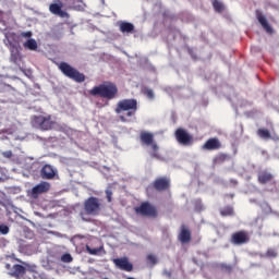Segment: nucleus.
Here are the masks:
<instances>
[{
  "instance_id": "nucleus-1",
  "label": "nucleus",
  "mask_w": 279,
  "mask_h": 279,
  "mask_svg": "<svg viewBox=\"0 0 279 279\" xmlns=\"http://www.w3.org/2000/svg\"><path fill=\"white\" fill-rule=\"evenodd\" d=\"M138 110V101L136 99H122L119 100L114 112L118 114L121 123H130L132 118L136 116V111Z\"/></svg>"
},
{
  "instance_id": "nucleus-2",
  "label": "nucleus",
  "mask_w": 279,
  "mask_h": 279,
  "mask_svg": "<svg viewBox=\"0 0 279 279\" xmlns=\"http://www.w3.org/2000/svg\"><path fill=\"white\" fill-rule=\"evenodd\" d=\"M119 94V88L117 87V84L107 82L102 83L98 86H95L89 90V95L93 97H101L102 99H114L117 95Z\"/></svg>"
},
{
  "instance_id": "nucleus-3",
  "label": "nucleus",
  "mask_w": 279,
  "mask_h": 279,
  "mask_svg": "<svg viewBox=\"0 0 279 279\" xmlns=\"http://www.w3.org/2000/svg\"><path fill=\"white\" fill-rule=\"evenodd\" d=\"M84 211L80 213V217L83 219V221H88V219H86V215H89L92 217H97V215H99V213H101V199L95 197V196H90L87 199H85L84 204Z\"/></svg>"
},
{
  "instance_id": "nucleus-4",
  "label": "nucleus",
  "mask_w": 279,
  "mask_h": 279,
  "mask_svg": "<svg viewBox=\"0 0 279 279\" xmlns=\"http://www.w3.org/2000/svg\"><path fill=\"white\" fill-rule=\"evenodd\" d=\"M31 125L35 128V130L49 132V130H53V128H56V121L51 119V114L33 116Z\"/></svg>"
},
{
  "instance_id": "nucleus-5",
  "label": "nucleus",
  "mask_w": 279,
  "mask_h": 279,
  "mask_svg": "<svg viewBox=\"0 0 279 279\" xmlns=\"http://www.w3.org/2000/svg\"><path fill=\"white\" fill-rule=\"evenodd\" d=\"M171 187V179L167 177L157 178L151 185L146 189V192L149 193L150 190H155L159 193L167 192Z\"/></svg>"
},
{
  "instance_id": "nucleus-6",
  "label": "nucleus",
  "mask_w": 279,
  "mask_h": 279,
  "mask_svg": "<svg viewBox=\"0 0 279 279\" xmlns=\"http://www.w3.org/2000/svg\"><path fill=\"white\" fill-rule=\"evenodd\" d=\"M174 137L180 145L185 147L192 146L194 142L193 136L182 128L177 129L174 132Z\"/></svg>"
},
{
  "instance_id": "nucleus-7",
  "label": "nucleus",
  "mask_w": 279,
  "mask_h": 279,
  "mask_svg": "<svg viewBox=\"0 0 279 279\" xmlns=\"http://www.w3.org/2000/svg\"><path fill=\"white\" fill-rule=\"evenodd\" d=\"M141 141H142V143H143L144 145L151 147V150H153L151 156H153L154 158H159L158 150H159L160 148L158 147V144H156V143L154 142V133L142 132V133H141Z\"/></svg>"
},
{
  "instance_id": "nucleus-8",
  "label": "nucleus",
  "mask_w": 279,
  "mask_h": 279,
  "mask_svg": "<svg viewBox=\"0 0 279 279\" xmlns=\"http://www.w3.org/2000/svg\"><path fill=\"white\" fill-rule=\"evenodd\" d=\"M257 181L260 185H271L274 187L277 186V181L275 180V175L267 169L259 170L257 172Z\"/></svg>"
},
{
  "instance_id": "nucleus-9",
  "label": "nucleus",
  "mask_w": 279,
  "mask_h": 279,
  "mask_svg": "<svg viewBox=\"0 0 279 279\" xmlns=\"http://www.w3.org/2000/svg\"><path fill=\"white\" fill-rule=\"evenodd\" d=\"M141 216L147 217L149 219H157L158 218V208L149 202H142L141 203Z\"/></svg>"
},
{
  "instance_id": "nucleus-10",
  "label": "nucleus",
  "mask_w": 279,
  "mask_h": 279,
  "mask_svg": "<svg viewBox=\"0 0 279 279\" xmlns=\"http://www.w3.org/2000/svg\"><path fill=\"white\" fill-rule=\"evenodd\" d=\"M49 191H51V183L47 181H41L31 190L29 195L33 199H38L40 195L49 193Z\"/></svg>"
},
{
  "instance_id": "nucleus-11",
  "label": "nucleus",
  "mask_w": 279,
  "mask_h": 279,
  "mask_svg": "<svg viewBox=\"0 0 279 279\" xmlns=\"http://www.w3.org/2000/svg\"><path fill=\"white\" fill-rule=\"evenodd\" d=\"M230 242L233 245L247 244L250 242L248 232L245 230H240V231L233 232L231 235Z\"/></svg>"
},
{
  "instance_id": "nucleus-12",
  "label": "nucleus",
  "mask_w": 279,
  "mask_h": 279,
  "mask_svg": "<svg viewBox=\"0 0 279 279\" xmlns=\"http://www.w3.org/2000/svg\"><path fill=\"white\" fill-rule=\"evenodd\" d=\"M112 263L114 267L121 271H134V265L130 263V258L128 257L113 258Z\"/></svg>"
},
{
  "instance_id": "nucleus-13",
  "label": "nucleus",
  "mask_w": 279,
  "mask_h": 279,
  "mask_svg": "<svg viewBox=\"0 0 279 279\" xmlns=\"http://www.w3.org/2000/svg\"><path fill=\"white\" fill-rule=\"evenodd\" d=\"M220 148H221V143L218 140V137L208 138L205 142V144L202 146V149L206 151H215V150H219Z\"/></svg>"
},
{
  "instance_id": "nucleus-14",
  "label": "nucleus",
  "mask_w": 279,
  "mask_h": 279,
  "mask_svg": "<svg viewBox=\"0 0 279 279\" xmlns=\"http://www.w3.org/2000/svg\"><path fill=\"white\" fill-rule=\"evenodd\" d=\"M62 2L58 1L57 3H51L49 5V11L51 14H56V16H60L61 19H66L69 16V13L62 10Z\"/></svg>"
},
{
  "instance_id": "nucleus-15",
  "label": "nucleus",
  "mask_w": 279,
  "mask_h": 279,
  "mask_svg": "<svg viewBox=\"0 0 279 279\" xmlns=\"http://www.w3.org/2000/svg\"><path fill=\"white\" fill-rule=\"evenodd\" d=\"M178 240L182 244H189L191 242V240H192L191 231L187 229V227L185 225L181 226V231L178 235Z\"/></svg>"
},
{
  "instance_id": "nucleus-16",
  "label": "nucleus",
  "mask_w": 279,
  "mask_h": 279,
  "mask_svg": "<svg viewBox=\"0 0 279 279\" xmlns=\"http://www.w3.org/2000/svg\"><path fill=\"white\" fill-rule=\"evenodd\" d=\"M65 77H70L74 82L82 83L86 80V76L80 71H63Z\"/></svg>"
},
{
  "instance_id": "nucleus-17",
  "label": "nucleus",
  "mask_w": 279,
  "mask_h": 279,
  "mask_svg": "<svg viewBox=\"0 0 279 279\" xmlns=\"http://www.w3.org/2000/svg\"><path fill=\"white\" fill-rule=\"evenodd\" d=\"M118 26H119V31L122 34H134V24L130 23V22H125V21H120L118 22Z\"/></svg>"
},
{
  "instance_id": "nucleus-18",
  "label": "nucleus",
  "mask_w": 279,
  "mask_h": 279,
  "mask_svg": "<svg viewBox=\"0 0 279 279\" xmlns=\"http://www.w3.org/2000/svg\"><path fill=\"white\" fill-rule=\"evenodd\" d=\"M41 178L44 180H53L56 178V171L50 165H45L41 169Z\"/></svg>"
},
{
  "instance_id": "nucleus-19",
  "label": "nucleus",
  "mask_w": 279,
  "mask_h": 279,
  "mask_svg": "<svg viewBox=\"0 0 279 279\" xmlns=\"http://www.w3.org/2000/svg\"><path fill=\"white\" fill-rule=\"evenodd\" d=\"M256 16H257V20L258 22L262 24V26L264 27V29L267 32V33H272V28L271 26L268 24L266 17L257 10L256 11Z\"/></svg>"
},
{
  "instance_id": "nucleus-20",
  "label": "nucleus",
  "mask_w": 279,
  "mask_h": 279,
  "mask_svg": "<svg viewBox=\"0 0 279 279\" xmlns=\"http://www.w3.org/2000/svg\"><path fill=\"white\" fill-rule=\"evenodd\" d=\"M11 276H13V278H20V276H24L25 274V266L21 265V264H15L12 267L11 270Z\"/></svg>"
},
{
  "instance_id": "nucleus-21",
  "label": "nucleus",
  "mask_w": 279,
  "mask_h": 279,
  "mask_svg": "<svg viewBox=\"0 0 279 279\" xmlns=\"http://www.w3.org/2000/svg\"><path fill=\"white\" fill-rule=\"evenodd\" d=\"M230 160V156L223 153L218 154L214 157V165L220 166Z\"/></svg>"
},
{
  "instance_id": "nucleus-22",
  "label": "nucleus",
  "mask_w": 279,
  "mask_h": 279,
  "mask_svg": "<svg viewBox=\"0 0 279 279\" xmlns=\"http://www.w3.org/2000/svg\"><path fill=\"white\" fill-rule=\"evenodd\" d=\"M23 47L29 51H36L38 49V43H36V39L31 38L23 44Z\"/></svg>"
},
{
  "instance_id": "nucleus-23",
  "label": "nucleus",
  "mask_w": 279,
  "mask_h": 279,
  "mask_svg": "<svg viewBox=\"0 0 279 279\" xmlns=\"http://www.w3.org/2000/svg\"><path fill=\"white\" fill-rule=\"evenodd\" d=\"M142 94L144 97L148 98L149 101H154V99H156V94H154V89L149 87H143Z\"/></svg>"
},
{
  "instance_id": "nucleus-24",
  "label": "nucleus",
  "mask_w": 279,
  "mask_h": 279,
  "mask_svg": "<svg viewBox=\"0 0 279 279\" xmlns=\"http://www.w3.org/2000/svg\"><path fill=\"white\" fill-rule=\"evenodd\" d=\"M257 136L265 141L271 140V134L267 129H258Z\"/></svg>"
},
{
  "instance_id": "nucleus-25",
  "label": "nucleus",
  "mask_w": 279,
  "mask_h": 279,
  "mask_svg": "<svg viewBox=\"0 0 279 279\" xmlns=\"http://www.w3.org/2000/svg\"><path fill=\"white\" fill-rule=\"evenodd\" d=\"M220 215H221V217H232V216H234L233 207L226 206V207L221 208L220 209Z\"/></svg>"
},
{
  "instance_id": "nucleus-26",
  "label": "nucleus",
  "mask_w": 279,
  "mask_h": 279,
  "mask_svg": "<svg viewBox=\"0 0 279 279\" xmlns=\"http://www.w3.org/2000/svg\"><path fill=\"white\" fill-rule=\"evenodd\" d=\"M146 263L148 266L154 267L158 264V258L154 254H148L146 256Z\"/></svg>"
},
{
  "instance_id": "nucleus-27",
  "label": "nucleus",
  "mask_w": 279,
  "mask_h": 279,
  "mask_svg": "<svg viewBox=\"0 0 279 279\" xmlns=\"http://www.w3.org/2000/svg\"><path fill=\"white\" fill-rule=\"evenodd\" d=\"M213 7L216 12L221 13L225 10V5L219 0H213Z\"/></svg>"
},
{
  "instance_id": "nucleus-28",
  "label": "nucleus",
  "mask_w": 279,
  "mask_h": 279,
  "mask_svg": "<svg viewBox=\"0 0 279 279\" xmlns=\"http://www.w3.org/2000/svg\"><path fill=\"white\" fill-rule=\"evenodd\" d=\"M278 256V252L276 248H268L265 253V257L267 258H276Z\"/></svg>"
},
{
  "instance_id": "nucleus-29",
  "label": "nucleus",
  "mask_w": 279,
  "mask_h": 279,
  "mask_svg": "<svg viewBox=\"0 0 279 279\" xmlns=\"http://www.w3.org/2000/svg\"><path fill=\"white\" fill-rule=\"evenodd\" d=\"M59 69L60 71H75V69H73L69 63L66 62H61L59 64Z\"/></svg>"
},
{
  "instance_id": "nucleus-30",
  "label": "nucleus",
  "mask_w": 279,
  "mask_h": 279,
  "mask_svg": "<svg viewBox=\"0 0 279 279\" xmlns=\"http://www.w3.org/2000/svg\"><path fill=\"white\" fill-rule=\"evenodd\" d=\"M19 58H20L19 50L12 49L11 50V62H17Z\"/></svg>"
},
{
  "instance_id": "nucleus-31",
  "label": "nucleus",
  "mask_w": 279,
  "mask_h": 279,
  "mask_svg": "<svg viewBox=\"0 0 279 279\" xmlns=\"http://www.w3.org/2000/svg\"><path fill=\"white\" fill-rule=\"evenodd\" d=\"M86 251L92 256H97V254H99V252H101V248H92L90 246L86 245Z\"/></svg>"
},
{
  "instance_id": "nucleus-32",
  "label": "nucleus",
  "mask_w": 279,
  "mask_h": 279,
  "mask_svg": "<svg viewBox=\"0 0 279 279\" xmlns=\"http://www.w3.org/2000/svg\"><path fill=\"white\" fill-rule=\"evenodd\" d=\"M61 260L62 263H73V257L71 256V254L65 253L61 256Z\"/></svg>"
},
{
  "instance_id": "nucleus-33",
  "label": "nucleus",
  "mask_w": 279,
  "mask_h": 279,
  "mask_svg": "<svg viewBox=\"0 0 279 279\" xmlns=\"http://www.w3.org/2000/svg\"><path fill=\"white\" fill-rule=\"evenodd\" d=\"M0 234H10V227L8 225H0Z\"/></svg>"
},
{
  "instance_id": "nucleus-34",
  "label": "nucleus",
  "mask_w": 279,
  "mask_h": 279,
  "mask_svg": "<svg viewBox=\"0 0 279 279\" xmlns=\"http://www.w3.org/2000/svg\"><path fill=\"white\" fill-rule=\"evenodd\" d=\"M73 1H74V3H81V4H78V5H75V9H76V10L82 11V10H84V8H86V4H84V3L82 2V0H73Z\"/></svg>"
},
{
  "instance_id": "nucleus-35",
  "label": "nucleus",
  "mask_w": 279,
  "mask_h": 279,
  "mask_svg": "<svg viewBox=\"0 0 279 279\" xmlns=\"http://www.w3.org/2000/svg\"><path fill=\"white\" fill-rule=\"evenodd\" d=\"M221 269L228 274H231L232 271V266L231 265H227V264H221Z\"/></svg>"
},
{
  "instance_id": "nucleus-36",
  "label": "nucleus",
  "mask_w": 279,
  "mask_h": 279,
  "mask_svg": "<svg viewBox=\"0 0 279 279\" xmlns=\"http://www.w3.org/2000/svg\"><path fill=\"white\" fill-rule=\"evenodd\" d=\"M106 197H107V202H112V190L111 189H107L106 190Z\"/></svg>"
},
{
  "instance_id": "nucleus-37",
  "label": "nucleus",
  "mask_w": 279,
  "mask_h": 279,
  "mask_svg": "<svg viewBox=\"0 0 279 279\" xmlns=\"http://www.w3.org/2000/svg\"><path fill=\"white\" fill-rule=\"evenodd\" d=\"M3 158H12V150H5L2 153Z\"/></svg>"
},
{
  "instance_id": "nucleus-38",
  "label": "nucleus",
  "mask_w": 279,
  "mask_h": 279,
  "mask_svg": "<svg viewBox=\"0 0 279 279\" xmlns=\"http://www.w3.org/2000/svg\"><path fill=\"white\" fill-rule=\"evenodd\" d=\"M23 38H32V32H24L21 34Z\"/></svg>"
},
{
  "instance_id": "nucleus-39",
  "label": "nucleus",
  "mask_w": 279,
  "mask_h": 279,
  "mask_svg": "<svg viewBox=\"0 0 279 279\" xmlns=\"http://www.w3.org/2000/svg\"><path fill=\"white\" fill-rule=\"evenodd\" d=\"M7 39H4V44L5 45H12V41H10V39H8V36H5Z\"/></svg>"
},
{
  "instance_id": "nucleus-40",
  "label": "nucleus",
  "mask_w": 279,
  "mask_h": 279,
  "mask_svg": "<svg viewBox=\"0 0 279 279\" xmlns=\"http://www.w3.org/2000/svg\"><path fill=\"white\" fill-rule=\"evenodd\" d=\"M135 213H137V214L141 213V207H136Z\"/></svg>"
},
{
  "instance_id": "nucleus-41",
  "label": "nucleus",
  "mask_w": 279,
  "mask_h": 279,
  "mask_svg": "<svg viewBox=\"0 0 279 279\" xmlns=\"http://www.w3.org/2000/svg\"><path fill=\"white\" fill-rule=\"evenodd\" d=\"M231 183H232L233 185H236V184H238L236 180H231Z\"/></svg>"
},
{
  "instance_id": "nucleus-42",
  "label": "nucleus",
  "mask_w": 279,
  "mask_h": 279,
  "mask_svg": "<svg viewBox=\"0 0 279 279\" xmlns=\"http://www.w3.org/2000/svg\"><path fill=\"white\" fill-rule=\"evenodd\" d=\"M25 75H32V71L24 72Z\"/></svg>"
},
{
  "instance_id": "nucleus-43",
  "label": "nucleus",
  "mask_w": 279,
  "mask_h": 279,
  "mask_svg": "<svg viewBox=\"0 0 279 279\" xmlns=\"http://www.w3.org/2000/svg\"><path fill=\"white\" fill-rule=\"evenodd\" d=\"M5 268H7V269H10V264H7V265H5Z\"/></svg>"
},
{
  "instance_id": "nucleus-44",
  "label": "nucleus",
  "mask_w": 279,
  "mask_h": 279,
  "mask_svg": "<svg viewBox=\"0 0 279 279\" xmlns=\"http://www.w3.org/2000/svg\"><path fill=\"white\" fill-rule=\"evenodd\" d=\"M101 1V3H106V0H100Z\"/></svg>"
},
{
  "instance_id": "nucleus-45",
  "label": "nucleus",
  "mask_w": 279,
  "mask_h": 279,
  "mask_svg": "<svg viewBox=\"0 0 279 279\" xmlns=\"http://www.w3.org/2000/svg\"><path fill=\"white\" fill-rule=\"evenodd\" d=\"M229 197L233 198V194H230Z\"/></svg>"
}]
</instances>
